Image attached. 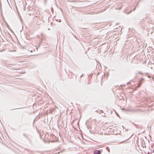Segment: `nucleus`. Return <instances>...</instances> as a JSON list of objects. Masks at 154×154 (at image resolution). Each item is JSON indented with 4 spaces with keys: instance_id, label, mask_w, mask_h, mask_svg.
<instances>
[{
    "instance_id": "obj_1",
    "label": "nucleus",
    "mask_w": 154,
    "mask_h": 154,
    "mask_svg": "<svg viewBox=\"0 0 154 154\" xmlns=\"http://www.w3.org/2000/svg\"><path fill=\"white\" fill-rule=\"evenodd\" d=\"M144 79L143 78H141L140 80L138 82V83L137 84V88H139L143 82L144 81Z\"/></svg>"
},
{
    "instance_id": "obj_2",
    "label": "nucleus",
    "mask_w": 154,
    "mask_h": 154,
    "mask_svg": "<svg viewBox=\"0 0 154 154\" xmlns=\"http://www.w3.org/2000/svg\"><path fill=\"white\" fill-rule=\"evenodd\" d=\"M101 151L100 150H96L93 152L94 154H100Z\"/></svg>"
},
{
    "instance_id": "obj_3",
    "label": "nucleus",
    "mask_w": 154,
    "mask_h": 154,
    "mask_svg": "<svg viewBox=\"0 0 154 154\" xmlns=\"http://www.w3.org/2000/svg\"><path fill=\"white\" fill-rule=\"evenodd\" d=\"M2 64L3 65L5 66H8L9 65L7 63L6 61H3V62L2 63Z\"/></svg>"
},
{
    "instance_id": "obj_4",
    "label": "nucleus",
    "mask_w": 154,
    "mask_h": 154,
    "mask_svg": "<svg viewBox=\"0 0 154 154\" xmlns=\"http://www.w3.org/2000/svg\"><path fill=\"white\" fill-rule=\"evenodd\" d=\"M40 20V19H38V20H37V22H36V24L38 25H39V24H41V23L40 22H39V21Z\"/></svg>"
},
{
    "instance_id": "obj_5",
    "label": "nucleus",
    "mask_w": 154,
    "mask_h": 154,
    "mask_svg": "<svg viewBox=\"0 0 154 154\" xmlns=\"http://www.w3.org/2000/svg\"><path fill=\"white\" fill-rule=\"evenodd\" d=\"M23 135L25 137H27L26 136V135H25V134L23 133Z\"/></svg>"
},
{
    "instance_id": "obj_6",
    "label": "nucleus",
    "mask_w": 154,
    "mask_h": 154,
    "mask_svg": "<svg viewBox=\"0 0 154 154\" xmlns=\"http://www.w3.org/2000/svg\"><path fill=\"white\" fill-rule=\"evenodd\" d=\"M129 83H130L129 82H128L127 83V84L129 85Z\"/></svg>"
},
{
    "instance_id": "obj_7",
    "label": "nucleus",
    "mask_w": 154,
    "mask_h": 154,
    "mask_svg": "<svg viewBox=\"0 0 154 154\" xmlns=\"http://www.w3.org/2000/svg\"><path fill=\"white\" fill-rule=\"evenodd\" d=\"M153 152L154 153V147L153 150Z\"/></svg>"
},
{
    "instance_id": "obj_8",
    "label": "nucleus",
    "mask_w": 154,
    "mask_h": 154,
    "mask_svg": "<svg viewBox=\"0 0 154 154\" xmlns=\"http://www.w3.org/2000/svg\"><path fill=\"white\" fill-rule=\"evenodd\" d=\"M82 75H82L81 76H80V78L82 77Z\"/></svg>"
},
{
    "instance_id": "obj_9",
    "label": "nucleus",
    "mask_w": 154,
    "mask_h": 154,
    "mask_svg": "<svg viewBox=\"0 0 154 154\" xmlns=\"http://www.w3.org/2000/svg\"><path fill=\"white\" fill-rule=\"evenodd\" d=\"M131 12V11H130L128 13V14L130 13Z\"/></svg>"
},
{
    "instance_id": "obj_10",
    "label": "nucleus",
    "mask_w": 154,
    "mask_h": 154,
    "mask_svg": "<svg viewBox=\"0 0 154 154\" xmlns=\"http://www.w3.org/2000/svg\"><path fill=\"white\" fill-rule=\"evenodd\" d=\"M139 74H141V72H139Z\"/></svg>"
},
{
    "instance_id": "obj_11",
    "label": "nucleus",
    "mask_w": 154,
    "mask_h": 154,
    "mask_svg": "<svg viewBox=\"0 0 154 154\" xmlns=\"http://www.w3.org/2000/svg\"><path fill=\"white\" fill-rule=\"evenodd\" d=\"M135 9V8H134V10Z\"/></svg>"
}]
</instances>
